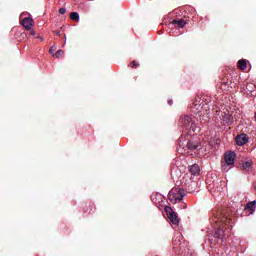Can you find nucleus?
Listing matches in <instances>:
<instances>
[{"mask_svg": "<svg viewBox=\"0 0 256 256\" xmlns=\"http://www.w3.org/2000/svg\"><path fill=\"white\" fill-rule=\"evenodd\" d=\"M39 39H40L41 41H43V38H42V37H39Z\"/></svg>", "mask_w": 256, "mask_h": 256, "instance_id": "obj_27", "label": "nucleus"}, {"mask_svg": "<svg viewBox=\"0 0 256 256\" xmlns=\"http://www.w3.org/2000/svg\"><path fill=\"white\" fill-rule=\"evenodd\" d=\"M59 13H60V15H65V13H67V9H65V8H60V9H59Z\"/></svg>", "mask_w": 256, "mask_h": 256, "instance_id": "obj_20", "label": "nucleus"}, {"mask_svg": "<svg viewBox=\"0 0 256 256\" xmlns=\"http://www.w3.org/2000/svg\"><path fill=\"white\" fill-rule=\"evenodd\" d=\"M254 189H255V191H256V182L254 183Z\"/></svg>", "mask_w": 256, "mask_h": 256, "instance_id": "obj_26", "label": "nucleus"}, {"mask_svg": "<svg viewBox=\"0 0 256 256\" xmlns=\"http://www.w3.org/2000/svg\"><path fill=\"white\" fill-rule=\"evenodd\" d=\"M236 154L234 152H227L224 155V162H222L223 171H229L227 167H233L235 165Z\"/></svg>", "mask_w": 256, "mask_h": 256, "instance_id": "obj_5", "label": "nucleus"}, {"mask_svg": "<svg viewBox=\"0 0 256 256\" xmlns=\"http://www.w3.org/2000/svg\"><path fill=\"white\" fill-rule=\"evenodd\" d=\"M238 68L241 69V71H245V69H247V61H245V59L239 60Z\"/></svg>", "mask_w": 256, "mask_h": 256, "instance_id": "obj_15", "label": "nucleus"}, {"mask_svg": "<svg viewBox=\"0 0 256 256\" xmlns=\"http://www.w3.org/2000/svg\"><path fill=\"white\" fill-rule=\"evenodd\" d=\"M187 25V22H185L184 19H179V20H173L170 24L169 27L173 29L175 27L176 29H183Z\"/></svg>", "mask_w": 256, "mask_h": 256, "instance_id": "obj_7", "label": "nucleus"}, {"mask_svg": "<svg viewBox=\"0 0 256 256\" xmlns=\"http://www.w3.org/2000/svg\"><path fill=\"white\" fill-rule=\"evenodd\" d=\"M211 96H203L202 98H196L191 105V111L194 115H202V121L207 123L209 119V110L211 109Z\"/></svg>", "mask_w": 256, "mask_h": 256, "instance_id": "obj_2", "label": "nucleus"}, {"mask_svg": "<svg viewBox=\"0 0 256 256\" xmlns=\"http://www.w3.org/2000/svg\"><path fill=\"white\" fill-rule=\"evenodd\" d=\"M180 123L186 131H192L193 133H195V131H197V125L195 124V122L193 121V118L191 116L181 117Z\"/></svg>", "mask_w": 256, "mask_h": 256, "instance_id": "obj_4", "label": "nucleus"}, {"mask_svg": "<svg viewBox=\"0 0 256 256\" xmlns=\"http://www.w3.org/2000/svg\"><path fill=\"white\" fill-rule=\"evenodd\" d=\"M173 245H181V235L178 234L177 236H174L173 240H172Z\"/></svg>", "mask_w": 256, "mask_h": 256, "instance_id": "obj_17", "label": "nucleus"}, {"mask_svg": "<svg viewBox=\"0 0 256 256\" xmlns=\"http://www.w3.org/2000/svg\"><path fill=\"white\" fill-rule=\"evenodd\" d=\"M255 205H256V201H255V200H254V201H251V202H249V203L246 205L245 209L248 210V211H250V213H252L253 211H255Z\"/></svg>", "mask_w": 256, "mask_h": 256, "instance_id": "obj_16", "label": "nucleus"}, {"mask_svg": "<svg viewBox=\"0 0 256 256\" xmlns=\"http://www.w3.org/2000/svg\"><path fill=\"white\" fill-rule=\"evenodd\" d=\"M56 35H61V32H59V31H58V32H56Z\"/></svg>", "mask_w": 256, "mask_h": 256, "instance_id": "obj_25", "label": "nucleus"}, {"mask_svg": "<svg viewBox=\"0 0 256 256\" xmlns=\"http://www.w3.org/2000/svg\"><path fill=\"white\" fill-rule=\"evenodd\" d=\"M165 211L172 225H179V216L173 211V208L166 206Z\"/></svg>", "mask_w": 256, "mask_h": 256, "instance_id": "obj_6", "label": "nucleus"}, {"mask_svg": "<svg viewBox=\"0 0 256 256\" xmlns=\"http://www.w3.org/2000/svg\"><path fill=\"white\" fill-rule=\"evenodd\" d=\"M183 197H185V190L183 188H173L168 193V199L171 203H177V201H183Z\"/></svg>", "mask_w": 256, "mask_h": 256, "instance_id": "obj_3", "label": "nucleus"}, {"mask_svg": "<svg viewBox=\"0 0 256 256\" xmlns=\"http://www.w3.org/2000/svg\"><path fill=\"white\" fill-rule=\"evenodd\" d=\"M249 142V138L247 137V134H240L236 137V144L240 147H243V145L247 144Z\"/></svg>", "mask_w": 256, "mask_h": 256, "instance_id": "obj_8", "label": "nucleus"}, {"mask_svg": "<svg viewBox=\"0 0 256 256\" xmlns=\"http://www.w3.org/2000/svg\"><path fill=\"white\" fill-rule=\"evenodd\" d=\"M132 67H139V64L136 61L132 62Z\"/></svg>", "mask_w": 256, "mask_h": 256, "instance_id": "obj_22", "label": "nucleus"}, {"mask_svg": "<svg viewBox=\"0 0 256 256\" xmlns=\"http://www.w3.org/2000/svg\"><path fill=\"white\" fill-rule=\"evenodd\" d=\"M55 51H57V46H51L50 53L53 55V53H55Z\"/></svg>", "mask_w": 256, "mask_h": 256, "instance_id": "obj_21", "label": "nucleus"}, {"mask_svg": "<svg viewBox=\"0 0 256 256\" xmlns=\"http://www.w3.org/2000/svg\"><path fill=\"white\" fill-rule=\"evenodd\" d=\"M196 187H197V182L193 180H189V182L186 183L184 186V188L186 189V191H188V193H194Z\"/></svg>", "mask_w": 256, "mask_h": 256, "instance_id": "obj_9", "label": "nucleus"}, {"mask_svg": "<svg viewBox=\"0 0 256 256\" xmlns=\"http://www.w3.org/2000/svg\"><path fill=\"white\" fill-rule=\"evenodd\" d=\"M168 104L173 105V100H169Z\"/></svg>", "mask_w": 256, "mask_h": 256, "instance_id": "obj_24", "label": "nucleus"}, {"mask_svg": "<svg viewBox=\"0 0 256 256\" xmlns=\"http://www.w3.org/2000/svg\"><path fill=\"white\" fill-rule=\"evenodd\" d=\"M252 165H253V162L251 161V159H247L242 163V167L245 171H251Z\"/></svg>", "mask_w": 256, "mask_h": 256, "instance_id": "obj_13", "label": "nucleus"}, {"mask_svg": "<svg viewBox=\"0 0 256 256\" xmlns=\"http://www.w3.org/2000/svg\"><path fill=\"white\" fill-rule=\"evenodd\" d=\"M30 35H32V37H35V31H31Z\"/></svg>", "mask_w": 256, "mask_h": 256, "instance_id": "obj_23", "label": "nucleus"}, {"mask_svg": "<svg viewBox=\"0 0 256 256\" xmlns=\"http://www.w3.org/2000/svg\"><path fill=\"white\" fill-rule=\"evenodd\" d=\"M70 19H72V21L79 22V13L77 12L70 13Z\"/></svg>", "mask_w": 256, "mask_h": 256, "instance_id": "obj_18", "label": "nucleus"}, {"mask_svg": "<svg viewBox=\"0 0 256 256\" xmlns=\"http://www.w3.org/2000/svg\"><path fill=\"white\" fill-rule=\"evenodd\" d=\"M22 26L27 29V31H30V29L33 28V18H24L22 20Z\"/></svg>", "mask_w": 256, "mask_h": 256, "instance_id": "obj_10", "label": "nucleus"}, {"mask_svg": "<svg viewBox=\"0 0 256 256\" xmlns=\"http://www.w3.org/2000/svg\"><path fill=\"white\" fill-rule=\"evenodd\" d=\"M210 223L215 231L214 237L216 239H225L233 229L231 218L221 212H213Z\"/></svg>", "mask_w": 256, "mask_h": 256, "instance_id": "obj_1", "label": "nucleus"}, {"mask_svg": "<svg viewBox=\"0 0 256 256\" xmlns=\"http://www.w3.org/2000/svg\"><path fill=\"white\" fill-rule=\"evenodd\" d=\"M222 120L228 125H231L233 123V118H231V115L229 114H222Z\"/></svg>", "mask_w": 256, "mask_h": 256, "instance_id": "obj_14", "label": "nucleus"}, {"mask_svg": "<svg viewBox=\"0 0 256 256\" xmlns=\"http://www.w3.org/2000/svg\"><path fill=\"white\" fill-rule=\"evenodd\" d=\"M189 171L192 175L197 176V175H199L201 169L199 168V165L194 164V165L189 166Z\"/></svg>", "mask_w": 256, "mask_h": 256, "instance_id": "obj_12", "label": "nucleus"}, {"mask_svg": "<svg viewBox=\"0 0 256 256\" xmlns=\"http://www.w3.org/2000/svg\"><path fill=\"white\" fill-rule=\"evenodd\" d=\"M187 147L190 151H196V149H199V147H201V145L199 144V142H197L195 140H190L187 143Z\"/></svg>", "mask_w": 256, "mask_h": 256, "instance_id": "obj_11", "label": "nucleus"}, {"mask_svg": "<svg viewBox=\"0 0 256 256\" xmlns=\"http://www.w3.org/2000/svg\"><path fill=\"white\" fill-rule=\"evenodd\" d=\"M65 55V52L63 50H58L55 54L54 57H56L57 59H61V57H63Z\"/></svg>", "mask_w": 256, "mask_h": 256, "instance_id": "obj_19", "label": "nucleus"}]
</instances>
